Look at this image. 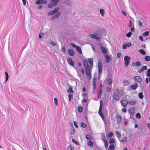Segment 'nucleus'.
I'll return each instance as SVG.
<instances>
[{
	"label": "nucleus",
	"mask_w": 150,
	"mask_h": 150,
	"mask_svg": "<svg viewBox=\"0 0 150 150\" xmlns=\"http://www.w3.org/2000/svg\"><path fill=\"white\" fill-rule=\"evenodd\" d=\"M83 63L86 69V74L88 79L89 80H91V70L92 69L93 64V59L91 57L87 60H83Z\"/></svg>",
	"instance_id": "obj_1"
},
{
	"label": "nucleus",
	"mask_w": 150,
	"mask_h": 150,
	"mask_svg": "<svg viewBox=\"0 0 150 150\" xmlns=\"http://www.w3.org/2000/svg\"><path fill=\"white\" fill-rule=\"evenodd\" d=\"M98 79L100 78L102 74V71L103 68V63L101 61L99 60L98 62Z\"/></svg>",
	"instance_id": "obj_2"
},
{
	"label": "nucleus",
	"mask_w": 150,
	"mask_h": 150,
	"mask_svg": "<svg viewBox=\"0 0 150 150\" xmlns=\"http://www.w3.org/2000/svg\"><path fill=\"white\" fill-rule=\"evenodd\" d=\"M89 35L92 38L96 39L98 41L101 38V35L97 33H94L93 34H89Z\"/></svg>",
	"instance_id": "obj_3"
},
{
	"label": "nucleus",
	"mask_w": 150,
	"mask_h": 150,
	"mask_svg": "<svg viewBox=\"0 0 150 150\" xmlns=\"http://www.w3.org/2000/svg\"><path fill=\"white\" fill-rule=\"evenodd\" d=\"M51 3L48 4V6L49 8H51L56 5L59 0H51Z\"/></svg>",
	"instance_id": "obj_4"
},
{
	"label": "nucleus",
	"mask_w": 150,
	"mask_h": 150,
	"mask_svg": "<svg viewBox=\"0 0 150 150\" xmlns=\"http://www.w3.org/2000/svg\"><path fill=\"white\" fill-rule=\"evenodd\" d=\"M59 7H56L54 8L53 10L51 11H49L48 13V16H51L53 15L55 13H57L59 11Z\"/></svg>",
	"instance_id": "obj_5"
},
{
	"label": "nucleus",
	"mask_w": 150,
	"mask_h": 150,
	"mask_svg": "<svg viewBox=\"0 0 150 150\" xmlns=\"http://www.w3.org/2000/svg\"><path fill=\"white\" fill-rule=\"evenodd\" d=\"M120 103L122 105L124 108L126 107L128 104V101L125 99H122L120 101Z\"/></svg>",
	"instance_id": "obj_6"
},
{
	"label": "nucleus",
	"mask_w": 150,
	"mask_h": 150,
	"mask_svg": "<svg viewBox=\"0 0 150 150\" xmlns=\"http://www.w3.org/2000/svg\"><path fill=\"white\" fill-rule=\"evenodd\" d=\"M130 57H124L125 65L127 67L129 63Z\"/></svg>",
	"instance_id": "obj_7"
},
{
	"label": "nucleus",
	"mask_w": 150,
	"mask_h": 150,
	"mask_svg": "<svg viewBox=\"0 0 150 150\" xmlns=\"http://www.w3.org/2000/svg\"><path fill=\"white\" fill-rule=\"evenodd\" d=\"M97 80L94 78L93 79V90H94L96 88V83Z\"/></svg>",
	"instance_id": "obj_8"
},
{
	"label": "nucleus",
	"mask_w": 150,
	"mask_h": 150,
	"mask_svg": "<svg viewBox=\"0 0 150 150\" xmlns=\"http://www.w3.org/2000/svg\"><path fill=\"white\" fill-rule=\"evenodd\" d=\"M60 12L58 11L52 17L51 19L52 20H54L58 18L60 16Z\"/></svg>",
	"instance_id": "obj_9"
},
{
	"label": "nucleus",
	"mask_w": 150,
	"mask_h": 150,
	"mask_svg": "<svg viewBox=\"0 0 150 150\" xmlns=\"http://www.w3.org/2000/svg\"><path fill=\"white\" fill-rule=\"evenodd\" d=\"M102 51V53L104 54H107L108 52V49L104 47H103L102 46L100 47Z\"/></svg>",
	"instance_id": "obj_10"
},
{
	"label": "nucleus",
	"mask_w": 150,
	"mask_h": 150,
	"mask_svg": "<svg viewBox=\"0 0 150 150\" xmlns=\"http://www.w3.org/2000/svg\"><path fill=\"white\" fill-rule=\"evenodd\" d=\"M47 2V1L45 0H38L36 1L35 3L36 4H46Z\"/></svg>",
	"instance_id": "obj_11"
},
{
	"label": "nucleus",
	"mask_w": 150,
	"mask_h": 150,
	"mask_svg": "<svg viewBox=\"0 0 150 150\" xmlns=\"http://www.w3.org/2000/svg\"><path fill=\"white\" fill-rule=\"evenodd\" d=\"M116 121L117 123H119L122 120V118L121 116L120 115H117L116 118Z\"/></svg>",
	"instance_id": "obj_12"
},
{
	"label": "nucleus",
	"mask_w": 150,
	"mask_h": 150,
	"mask_svg": "<svg viewBox=\"0 0 150 150\" xmlns=\"http://www.w3.org/2000/svg\"><path fill=\"white\" fill-rule=\"evenodd\" d=\"M118 94H116L115 93H114L112 96L113 98L116 100H119V97Z\"/></svg>",
	"instance_id": "obj_13"
},
{
	"label": "nucleus",
	"mask_w": 150,
	"mask_h": 150,
	"mask_svg": "<svg viewBox=\"0 0 150 150\" xmlns=\"http://www.w3.org/2000/svg\"><path fill=\"white\" fill-rule=\"evenodd\" d=\"M67 61L70 65L71 66H74V63L72 61V60L69 57L67 58Z\"/></svg>",
	"instance_id": "obj_14"
},
{
	"label": "nucleus",
	"mask_w": 150,
	"mask_h": 150,
	"mask_svg": "<svg viewBox=\"0 0 150 150\" xmlns=\"http://www.w3.org/2000/svg\"><path fill=\"white\" fill-rule=\"evenodd\" d=\"M123 83L124 86H127L129 85L130 84V82L128 80L126 79L124 81Z\"/></svg>",
	"instance_id": "obj_15"
},
{
	"label": "nucleus",
	"mask_w": 150,
	"mask_h": 150,
	"mask_svg": "<svg viewBox=\"0 0 150 150\" xmlns=\"http://www.w3.org/2000/svg\"><path fill=\"white\" fill-rule=\"evenodd\" d=\"M138 86L137 84H134L131 85L130 86V88L131 89H132L134 90H135L137 88Z\"/></svg>",
	"instance_id": "obj_16"
},
{
	"label": "nucleus",
	"mask_w": 150,
	"mask_h": 150,
	"mask_svg": "<svg viewBox=\"0 0 150 150\" xmlns=\"http://www.w3.org/2000/svg\"><path fill=\"white\" fill-rule=\"evenodd\" d=\"M102 90L101 89H99L97 93V96L98 98H101V96L102 94Z\"/></svg>",
	"instance_id": "obj_17"
},
{
	"label": "nucleus",
	"mask_w": 150,
	"mask_h": 150,
	"mask_svg": "<svg viewBox=\"0 0 150 150\" xmlns=\"http://www.w3.org/2000/svg\"><path fill=\"white\" fill-rule=\"evenodd\" d=\"M65 3L68 6H71L72 5V3L70 1V0H65Z\"/></svg>",
	"instance_id": "obj_18"
},
{
	"label": "nucleus",
	"mask_w": 150,
	"mask_h": 150,
	"mask_svg": "<svg viewBox=\"0 0 150 150\" xmlns=\"http://www.w3.org/2000/svg\"><path fill=\"white\" fill-rule=\"evenodd\" d=\"M100 13L102 16H104L105 14V11L103 8H101L100 10Z\"/></svg>",
	"instance_id": "obj_19"
},
{
	"label": "nucleus",
	"mask_w": 150,
	"mask_h": 150,
	"mask_svg": "<svg viewBox=\"0 0 150 150\" xmlns=\"http://www.w3.org/2000/svg\"><path fill=\"white\" fill-rule=\"evenodd\" d=\"M147 69L146 67V66H144L141 67L140 69L138 70V71L139 73L143 72L144 71L146 70Z\"/></svg>",
	"instance_id": "obj_20"
},
{
	"label": "nucleus",
	"mask_w": 150,
	"mask_h": 150,
	"mask_svg": "<svg viewBox=\"0 0 150 150\" xmlns=\"http://www.w3.org/2000/svg\"><path fill=\"white\" fill-rule=\"evenodd\" d=\"M135 109L133 107H132L128 110L129 112L131 114H133L134 112Z\"/></svg>",
	"instance_id": "obj_21"
},
{
	"label": "nucleus",
	"mask_w": 150,
	"mask_h": 150,
	"mask_svg": "<svg viewBox=\"0 0 150 150\" xmlns=\"http://www.w3.org/2000/svg\"><path fill=\"white\" fill-rule=\"evenodd\" d=\"M68 54L71 56H73L74 54L73 50L71 49H69L68 50Z\"/></svg>",
	"instance_id": "obj_22"
},
{
	"label": "nucleus",
	"mask_w": 150,
	"mask_h": 150,
	"mask_svg": "<svg viewBox=\"0 0 150 150\" xmlns=\"http://www.w3.org/2000/svg\"><path fill=\"white\" fill-rule=\"evenodd\" d=\"M134 80L140 82L142 79L139 76H135L134 78Z\"/></svg>",
	"instance_id": "obj_23"
},
{
	"label": "nucleus",
	"mask_w": 150,
	"mask_h": 150,
	"mask_svg": "<svg viewBox=\"0 0 150 150\" xmlns=\"http://www.w3.org/2000/svg\"><path fill=\"white\" fill-rule=\"evenodd\" d=\"M115 149V146L113 144H111L109 147L108 150H114Z\"/></svg>",
	"instance_id": "obj_24"
},
{
	"label": "nucleus",
	"mask_w": 150,
	"mask_h": 150,
	"mask_svg": "<svg viewBox=\"0 0 150 150\" xmlns=\"http://www.w3.org/2000/svg\"><path fill=\"white\" fill-rule=\"evenodd\" d=\"M101 139L103 142H105L107 141L105 138V136L103 134H101Z\"/></svg>",
	"instance_id": "obj_25"
},
{
	"label": "nucleus",
	"mask_w": 150,
	"mask_h": 150,
	"mask_svg": "<svg viewBox=\"0 0 150 150\" xmlns=\"http://www.w3.org/2000/svg\"><path fill=\"white\" fill-rule=\"evenodd\" d=\"M67 92L68 93H73L74 92L73 91L71 87H69V89L67 91Z\"/></svg>",
	"instance_id": "obj_26"
},
{
	"label": "nucleus",
	"mask_w": 150,
	"mask_h": 150,
	"mask_svg": "<svg viewBox=\"0 0 150 150\" xmlns=\"http://www.w3.org/2000/svg\"><path fill=\"white\" fill-rule=\"evenodd\" d=\"M133 65L135 67L139 66L141 65V64L139 62H137L136 63H134Z\"/></svg>",
	"instance_id": "obj_27"
},
{
	"label": "nucleus",
	"mask_w": 150,
	"mask_h": 150,
	"mask_svg": "<svg viewBox=\"0 0 150 150\" xmlns=\"http://www.w3.org/2000/svg\"><path fill=\"white\" fill-rule=\"evenodd\" d=\"M5 78H6V80L5 81L6 82L8 79V74L7 72L6 71L5 73Z\"/></svg>",
	"instance_id": "obj_28"
},
{
	"label": "nucleus",
	"mask_w": 150,
	"mask_h": 150,
	"mask_svg": "<svg viewBox=\"0 0 150 150\" xmlns=\"http://www.w3.org/2000/svg\"><path fill=\"white\" fill-rule=\"evenodd\" d=\"M115 133L118 138H119L121 137V134L118 131H115Z\"/></svg>",
	"instance_id": "obj_29"
},
{
	"label": "nucleus",
	"mask_w": 150,
	"mask_h": 150,
	"mask_svg": "<svg viewBox=\"0 0 150 150\" xmlns=\"http://www.w3.org/2000/svg\"><path fill=\"white\" fill-rule=\"evenodd\" d=\"M76 49L78 52H79L80 53H82L81 48L79 47L78 46L76 47Z\"/></svg>",
	"instance_id": "obj_30"
},
{
	"label": "nucleus",
	"mask_w": 150,
	"mask_h": 150,
	"mask_svg": "<svg viewBox=\"0 0 150 150\" xmlns=\"http://www.w3.org/2000/svg\"><path fill=\"white\" fill-rule=\"evenodd\" d=\"M106 57V62L107 63L109 62L111 59V57Z\"/></svg>",
	"instance_id": "obj_31"
},
{
	"label": "nucleus",
	"mask_w": 150,
	"mask_h": 150,
	"mask_svg": "<svg viewBox=\"0 0 150 150\" xmlns=\"http://www.w3.org/2000/svg\"><path fill=\"white\" fill-rule=\"evenodd\" d=\"M78 110L79 112H82L83 110V108L81 106H79L78 107Z\"/></svg>",
	"instance_id": "obj_32"
},
{
	"label": "nucleus",
	"mask_w": 150,
	"mask_h": 150,
	"mask_svg": "<svg viewBox=\"0 0 150 150\" xmlns=\"http://www.w3.org/2000/svg\"><path fill=\"white\" fill-rule=\"evenodd\" d=\"M87 144L90 146H91L93 145V143L91 141H89L87 142Z\"/></svg>",
	"instance_id": "obj_33"
},
{
	"label": "nucleus",
	"mask_w": 150,
	"mask_h": 150,
	"mask_svg": "<svg viewBox=\"0 0 150 150\" xmlns=\"http://www.w3.org/2000/svg\"><path fill=\"white\" fill-rule=\"evenodd\" d=\"M149 32L148 31H146L143 33V35L144 37H146L149 35Z\"/></svg>",
	"instance_id": "obj_34"
},
{
	"label": "nucleus",
	"mask_w": 150,
	"mask_h": 150,
	"mask_svg": "<svg viewBox=\"0 0 150 150\" xmlns=\"http://www.w3.org/2000/svg\"><path fill=\"white\" fill-rule=\"evenodd\" d=\"M138 96L139 98L140 99H142L143 98V94L141 92H140L138 94Z\"/></svg>",
	"instance_id": "obj_35"
},
{
	"label": "nucleus",
	"mask_w": 150,
	"mask_h": 150,
	"mask_svg": "<svg viewBox=\"0 0 150 150\" xmlns=\"http://www.w3.org/2000/svg\"><path fill=\"white\" fill-rule=\"evenodd\" d=\"M135 102L134 101H128V104L130 105H134L135 104Z\"/></svg>",
	"instance_id": "obj_36"
},
{
	"label": "nucleus",
	"mask_w": 150,
	"mask_h": 150,
	"mask_svg": "<svg viewBox=\"0 0 150 150\" xmlns=\"http://www.w3.org/2000/svg\"><path fill=\"white\" fill-rule=\"evenodd\" d=\"M138 24H139V25L140 26H141V27H144L142 25V24H143V22H142V21H140L139 20H138Z\"/></svg>",
	"instance_id": "obj_37"
},
{
	"label": "nucleus",
	"mask_w": 150,
	"mask_h": 150,
	"mask_svg": "<svg viewBox=\"0 0 150 150\" xmlns=\"http://www.w3.org/2000/svg\"><path fill=\"white\" fill-rule=\"evenodd\" d=\"M139 52L140 53H141V54H143V55H144L145 54V51L143 50H142V49H141V50H139Z\"/></svg>",
	"instance_id": "obj_38"
},
{
	"label": "nucleus",
	"mask_w": 150,
	"mask_h": 150,
	"mask_svg": "<svg viewBox=\"0 0 150 150\" xmlns=\"http://www.w3.org/2000/svg\"><path fill=\"white\" fill-rule=\"evenodd\" d=\"M68 150H74V147L71 145H69L67 148Z\"/></svg>",
	"instance_id": "obj_39"
},
{
	"label": "nucleus",
	"mask_w": 150,
	"mask_h": 150,
	"mask_svg": "<svg viewBox=\"0 0 150 150\" xmlns=\"http://www.w3.org/2000/svg\"><path fill=\"white\" fill-rule=\"evenodd\" d=\"M109 142L110 144L114 143L115 142L114 139L112 138L110 139L109 140Z\"/></svg>",
	"instance_id": "obj_40"
},
{
	"label": "nucleus",
	"mask_w": 150,
	"mask_h": 150,
	"mask_svg": "<svg viewBox=\"0 0 150 150\" xmlns=\"http://www.w3.org/2000/svg\"><path fill=\"white\" fill-rule=\"evenodd\" d=\"M132 34V33H131V32H130L129 33H128L126 34V36L127 37L129 38L131 36Z\"/></svg>",
	"instance_id": "obj_41"
},
{
	"label": "nucleus",
	"mask_w": 150,
	"mask_h": 150,
	"mask_svg": "<svg viewBox=\"0 0 150 150\" xmlns=\"http://www.w3.org/2000/svg\"><path fill=\"white\" fill-rule=\"evenodd\" d=\"M98 113L100 115L101 117L103 118L104 117V115L103 114V113L102 111H98Z\"/></svg>",
	"instance_id": "obj_42"
},
{
	"label": "nucleus",
	"mask_w": 150,
	"mask_h": 150,
	"mask_svg": "<svg viewBox=\"0 0 150 150\" xmlns=\"http://www.w3.org/2000/svg\"><path fill=\"white\" fill-rule=\"evenodd\" d=\"M112 81L111 79L109 78L108 79V84L109 85H110L112 83Z\"/></svg>",
	"instance_id": "obj_43"
},
{
	"label": "nucleus",
	"mask_w": 150,
	"mask_h": 150,
	"mask_svg": "<svg viewBox=\"0 0 150 150\" xmlns=\"http://www.w3.org/2000/svg\"><path fill=\"white\" fill-rule=\"evenodd\" d=\"M75 132V130L74 129H71L70 131V134L71 135L74 134Z\"/></svg>",
	"instance_id": "obj_44"
},
{
	"label": "nucleus",
	"mask_w": 150,
	"mask_h": 150,
	"mask_svg": "<svg viewBox=\"0 0 150 150\" xmlns=\"http://www.w3.org/2000/svg\"><path fill=\"white\" fill-rule=\"evenodd\" d=\"M136 117L137 118H139V119L140 118L141 116H140V113H137L136 115Z\"/></svg>",
	"instance_id": "obj_45"
},
{
	"label": "nucleus",
	"mask_w": 150,
	"mask_h": 150,
	"mask_svg": "<svg viewBox=\"0 0 150 150\" xmlns=\"http://www.w3.org/2000/svg\"><path fill=\"white\" fill-rule=\"evenodd\" d=\"M54 101L55 103V105L57 106L58 105V101L57 100L56 98H54Z\"/></svg>",
	"instance_id": "obj_46"
},
{
	"label": "nucleus",
	"mask_w": 150,
	"mask_h": 150,
	"mask_svg": "<svg viewBox=\"0 0 150 150\" xmlns=\"http://www.w3.org/2000/svg\"><path fill=\"white\" fill-rule=\"evenodd\" d=\"M113 135V133L112 132H110L108 134V137H109L110 138Z\"/></svg>",
	"instance_id": "obj_47"
},
{
	"label": "nucleus",
	"mask_w": 150,
	"mask_h": 150,
	"mask_svg": "<svg viewBox=\"0 0 150 150\" xmlns=\"http://www.w3.org/2000/svg\"><path fill=\"white\" fill-rule=\"evenodd\" d=\"M121 141L123 142H125L127 141V138L126 137L123 138L122 140Z\"/></svg>",
	"instance_id": "obj_48"
},
{
	"label": "nucleus",
	"mask_w": 150,
	"mask_h": 150,
	"mask_svg": "<svg viewBox=\"0 0 150 150\" xmlns=\"http://www.w3.org/2000/svg\"><path fill=\"white\" fill-rule=\"evenodd\" d=\"M105 144V146L106 149H107L108 148V142L107 141L104 142Z\"/></svg>",
	"instance_id": "obj_49"
},
{
	"label": "nucleus",
	"mask_w": 150,
	"mask_h": 150,
	"mask_svg": "<svg viewBox=\"0 0 150 150\" xmlns=\"http://www.w3.org/2000/svg\"><path fill=\"white\" fill-rule=\"evenodd\" d=\"M145 59L146 61H150V57H145Z\"/></svg>",
	"instance_id": "obj_50"
},
{
	"label": "nucleus",
	"mask_w": 150,
	"mask_h": 150,
	"mask_svg": "<svg viewBox=\"0 0 150 150\" xmlns=\"http://www.w3.org/2000/svg\"><path fill=\"white\" fill-rule=\"evenodd\" d=\"M81 126L83 127H85L86 125L84 124V123H83V122H81Z\"/></svg>",
	"instance_id": "obj_51"
},
{
	"label": "nucleus",
	"mask_w": 150,
	"mask_h": 150,
	"mask_svg": "<svg viewBox=\"0 0 150 150\" xmlns=\"http://www.w3.org/2000/svg\"><path fill=\"white\" fill-rule=\"evenodd\" d=\"M86 138L87 139L90 140L91 139V137L90 135H87L86 136Z\"/></svg>",
	"instance_id": "obj_52"
},
{
	"label": "nucleus",
	"mask_w": 150,
	"mask_h": 150,
	"mask_svg": "<svg viewBox=\"0 0 150 150\" xmlns=\"http://www.w3.org/2000/svg\"><path fill=\"white\" fill-rule=\"evenodd\" d=\"M72 141L75 144L77 145L79 144L77 141L76 140H75L74 139H72Z\"/></svg>",
	"instance_id": "obj_53"
},
{
	"label": "nucleus",
	"mask_w": 150,
	"mask_h": 150,
	"mask_svg": "<svg viewBox=\"0 0 150 150\" xmlns=\"http://www.w3.org/2000/svg\"><path fill=\"white\" fill-rule=\"evenodd\" d=\"M126 45L127 47H129L131 45V44L130 43L128 42L126 43Z\"/></svg>",
	"instance_id": "obj_54"
},
{
	"label": "nucleus",
	"mask_w": 150,
	"mask_h": 150,
	"mask_svg": "<svg viewBox=\"0 0 150 150\" xmlns=\"http://www.w3.org/2000/svg\"><path fill=\"white\" fill-rule=\"evenodd\" d=\"M115 93L117 94H119V91L118 89L117 88L115 90Z\"/></svg>",
	"instance_id": "obj_55"
},
{
	"label": "nucleus",
	"mask_w": 150,
	"mask_h": 150,
	"mask_svg": "<svg viewBox=\"0 0 150 150\" xmlns=\"http://www.w3.org/2000/svg\"><path fill=\"white\" fill-rule=\"evenodd\" d=\"M130 30H131V31L132 32H133V31H134L135 28H134V26H132Z\"/></svg>",
	"instance_id": "obj_56"
},
{
	"label": "nucleus",
	"mask_w": 150,
	"mask_h": 150,
	"mask_svg": "<svg viewBox=\"0 0 150 150\" xmlns=\"http://www.w3.org/2000/svg\"><path fill=\"white\" fill-rule=\"evenodd\" d=\"M148 73L146 75L148 76H150V69H148L147 70Z\"/></svg>",
	"instance_id": "obj_57"
},
{
	"label": "nucleus",
	"mask_w": 150,
	"mask_h": 150,
	"mask_svg": "<svg viewBox=\"0 0 150 150\" xmlns=\"http://www.w3.org/2000/svg\"><path fill=\"white\" fill-rule=\"evenodd\" d=\"M71 46L74 48H76V47H77L78 46L76 45H75L73 43H71Z\"/></svg>",
	"instance_id": "obj_58"
},
{
	"label": "nucleus",
	"mask_w": 150,
	"mask_h": 150,
	"mask_svg": "<svg viewBox=\"0 0 150 150\" xmlns=\"http://www.w3.org/2000/svg\"><path fill=\"white\" fill-rule=\"evenodd\" d=\"M50 44L53 45V46H54V45H56V43H55L54 42V41H52L50 43Z\"/></svg>",
	"instance_id": "obj_59"
},
{
	"label": "nucleus",
	"mask_w": 150,
	"mask_h": 150,
	"mask_svg": "<svg viewBox=\"0 0 150 150\" xmlns=\"http://www.w3.org/2000/svg\"><path fill=\"white\" fill-rule=\"evenodd\" d=\"M139 39L142 41H143V38L141 36H139Z\"/></svg>",
	"instance_id": "obj_60"
},
{
	"label": "nucleus",
	"mask_w": 150,
	"mask_h": 150,
	"mask_svg": "<svg viewBox=\"0 0 150 150\" xmlns=\"http://www.w3.org/2000/svg\"><path fill=\"white\" fill-rule=\"evenodd\" d=\"M122 111L125 113H126L127 112V110L125 108H123L122 109Z\"/></svg>",
	"instance_id": "obj_61"
},
{
	"label": "nucleus",
	"mask_w": 150,
	"mask_h": 150,
	"mask_svg": "<svg viewBox=\"0 0 150 150\" xmlns=\"http://www.w3.org/2000/svg\"><path fill=\"white\" fill-rule=\"evenodd\" d=\"M74 126L76 127H78V126L77 125V123L76 122H74Z\"/></svg>",
	"instance_id": "obj_62"
},
{
	"label": "nucleus",
	"mask_w": 150,
	"mask_h": 150,
	"mask_svg": "<svg viewBox=\"0 0 150 150\" xmlns=\"http://www.w3.org/2000/svg\"><path fill=\"white\" fill-rule=\"evenodd\" d=\"M122 14L123 15H124L125 16H127V14H126V13H125V12L124 11H122Z\"/></svg>",
	"instance_id": "obj_63"
},
{
	"label": "nucleus",
	"mask_w": 150,
	"mask_h": 150,
	"mask_svg": "<svg viewBox=\"0 0 150 150\" xmlns=\"http://www.w3.org/2000/svg\"><path fill=\"white\" fill-rule=\"evenodd\" d=\"M87 101V100L86 99H83L82 100V102H83L84 103H86Z\"/></svg>",
	"instance_id": "obj_64"
}]
</instances>
